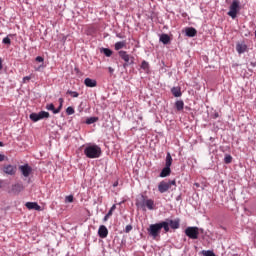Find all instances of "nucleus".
<instances>
[{
    "label": "nucleus",
    "instance_id": "nucleus-42",
    "mask_svg": "<svg viewBox=\"0 0 256 256\" xmlns=\"http://www.w3.org/2000/svg\"><path fill=\"white\" fill-rule=\"evenodd\" d=\"M58 101H59L60 105H63V103H64L63 98H59Z\"/></svg>",
    "mask_w": 256,
    "mask_h": 256
},
{
    "label": "nucleus",
    "instance_id": "nucleus-32",
    "mask_svg": "<svg viewBox=\"0 0 256 256\" xmlns=\"http://www.w3.org/2000/svg\"><path fill=\"white\" fill-rule=\"evenodd\" d=\"M66 113H67V115H73V113H75V109H73V107L69 106L66 109Z\"/></svg>",
    "mask_w": 256,
    "mask_h": 256
},
{
    "label": "nucleus",
    "instance_id": "nucleus-2",
    "mask_svg": "<svg viewBox=\"0 0 256 256\" xmlns=\"http://www.w3.org/2000/svg\"><path fill=\"white\" fill-rule=\"evenodd\" d=\"M161 229H164L165 233H169V223L160 222L150 225L148 228V234L150 237H153V239H157V237H159V233H161Z\"/></svg>",
    "mask_w": 256,
    "mask_h": 256
},
{
    "label": "nucleus",
    "instance_id": "nucleus-8",
    "mask_svg": "<svg viewBox=\"0 0 256 256\" xmlns=\"http://www.w3.org/2000/svg\"><path fill=\"white\" fill-rule=\"evenodd\" d=\"M237 13H239V0H233L232 4L230 5L228 15L232 19H235L237 17Z\"/></svg>",
    "mask_w": 256,
    "mask_h": 256
},
{
    "label": "nucleus",
    "instance_id": "nucleus-22",
    "mask_svg": "<svg viewBox=\"0 0 256 256\" xmlns=\"http://www.w3.org/2000/svg\"><path fill=\"white\" fill-rule=\"evenodd\" d=\"M30 119L31 121H33L34 123H37V121H41V116L39 113H31L30 114Z\"/></svg>",
    "mask_w": 256,
    "mask_h": 256
},
{
    "label": "nucleus",
    "instance_id": "nucleus-26",
    "mask_svg": "<svg viewBox=\"0 0 256 256\" xmlns=\"http://www.w3.org/2000/svg\"><path fill=\"white\" fill-rule=\"evenodd\" d=\"M38 114L40 115V120L41 119H49V117H50L49 112H46V111H40V112H38Z\"/></svg>",
    "mask_w": 256,
    "mask_h": 256
},
{
    "label": "nucleus",
    "instance_id": "nucleus-6",
    "mask_svg": "<svg viewBox=\"0 0 256 256\" xmlns=\"http://www.w3.org/2000/svg\"><path fill=\"white\" fill-rule=\"evenodd\" d=\"M175 186L177 185V182L175 180H170V181H161L159 184H158V191L159 193H167L170 189H171V186Z\"/></svg>",
    "mask_w": 256,
    "mask_h": 256
},
{
    "label": "nucleus",
    "instance_id": "nucleus-46",
    "mask_svg": "<svg viewBox=\"0 0 256 256\" xmlns=\"http://www.w3.org/2000/svg\"><path fill=\"white\" fill-rule=\"evenodd\" d=\"M105 216L109 219V217H111V214L107 213Z\"/></svg>",
    "mask_w": 256,
    "mask_h": 256
},
{
    "label": "nucleus",
    "instance_id": "nucleus-16",
    "mask_svg": "<svg viewBox=\"0 0 256 256\" xmlns=\"http://www.w3.org/2000/svg\"><path fill=\"white\" fill-rule=\"evenodd\" d=\"M125 47H127V42H125V41L116 42L114 45V48L116 51H121V49H123Z\"/></svg>",
    "mask_w": 256,
    "mask_h": 256
},
{
    "label": "nucleus",
    "instance_id": "nucleus-24",
    "mask_svg": "<svg viewBox=\"0 0 256 256\" xmlns=\"http://www.w3.org/2000/svg\"><path fill=\"white\" fill-rule=\"evenodd\" d=\"M100 52L104 53L106 57H111V55H113V51L109 48H101Z\"/></svg>",
    "mask_w": 256,
    "mask_h": 256
},
{
    "label": "nucleus",
    "instance_id": "nucleus-29",
    "mask_svg": "<svg viewBox=\"0 0 256 256\" xmlns=\"http://www.w3.org/2000/svg\"><path fill=\"white\" fill-rule=\"evenodd\" d=\"M141 69H144V71H147V69H149V62L143 61L141 64Z\"/></svg>",
    "mask_w": 256,
    "mask_h": 256
},
{
    "label": "nucleus",
    "instance_id": "nucleus-9",
    "mask_svg": "<svg viewBox=\"0 0 256 256\" xmlns=\"http://www.w3.org/2000/svg\"><path fill=\"white\" fill-rule=\"evenodd\" d=\"M19 171L23 175V177L27 178L29 175H31L33 168L29 166V164H24L19 166Z\"/></svg>",
    "mask_w": 256,
    "mask_h": 256
},
{
    "label": "nucleus",
    "instance_id": "nucleus-15",
    "mask_svg": "<svg viewBox=\"0 0 256 256\" xmlns=\"http://www.w3.org/2000/svg\"><path fill=\"white\" fill-rule=\"evenodd\" d=\"M23 189H25V187L21 183L14 184L12 186L13 193H21V191H23Z\"/></svg>",
    "mask_w": 256,
    "mask_h": 256
},
{
    "label": "nucleus",
    "instance_id": "nucleus-40",
    "mask_svg": "<svg viewBox=\"0 0 256 256\" xmlns=\"http://www.w3.org/2000/svg\"><path fill=\"white\" fill-rule=\"evenodd\" d=\"M3 161H5V155L0 154V162H3Z\"/></svg>",
    "mask_w": 256,
    "mask_h": 256
},
{
    "label": "nucleus",
    "instance_id": "nucleus-21",
    "mask_svg": "<svg viewBox=\"0 0 256 256\" xmlns=\"http://www.w3.org/2000/svg\"><path fill=\"white\" fill-rule=\"evenodd\" d=\"M171 93H172V95H174V97H181V95H182L181 88H178V87H173L171 89Z\"/></svg>",
    "mask_w": 256,
    "mask_h": 256
},
{
    "label": "nucleus",
    "instance_id": "nucleus-28",
    "mask_svg": "<svg viewBox=\"0 0 256 256\" xmlns=\"http://www.w3.org/2000/svg\"><path fill=\"white\" fill-rule=\"evenodd\" d=\"M67 95H71V97H74V98L79 97V93L75 92V91H72V90H68Z\"/></svg>",
    "mask_w": 256,
    "mask_h": 256
},
{
    "label": "nucleus",
    "instance_id": "nucleus-3",
    "mask_svg": "<svg viewBox=\"0 0 256 256\" xmlns=\"http://www.w3.org/2000/svg\"><path fill=\"white\" fill-rule=\"evenodd\" d=\"M101 147L92 144V145H87L84 148V155L88 158V159H99V157H101Z\"/></svg>",
    "mask_w": 256,
    "mask_h": 256
},
{
    "label": "nucleus",
    "instance_id": "nucleus-39",
    "mask_svg": "<svg viewBox=\"0 0 256 256\" xmlns=\"http://www.w3.org/2000/svg\"><path fill=\"white\" fill-rule=\"evenodd\" d=\"M108 71L111 74L115 73V69H113V67H108Z\"/></svg>",
    "mask_w": 256,
    "mask_h": 256
},
{
    "label": "nucleus",
    "instance_id": "nucleus-20",
    "mask_svg": "<svg viewBox=\"0 0 256 256\" xmlns=\"http://www.w3.org/2000/svg\"><path fill=\"white\" fill-rule=\"evenodd\" d=\"M46 109H47V111H52V113H54V115H57V113H59V109H56L55 105L53 103L47 104Z\"/></svg>",
    "mask_w": 256,
    "mask_h": 256
},
{
    "label": "nucleus",
    "instance_id": "nucleus-30",
    "mask_svg": "<svg viewBox=\"0 0 256 256\" xmlns=\"http://www.w3.org/2000/svg\"><path fill=\"white\" fill-rule=\"evenodd\" d=\"M231 161H233V157L231 155H226L224 157V163L229 164V163H231Z\"/></svg>",
    "mask_w": 256,
    "mask_h": 256
},
{
    "label": "nucleus",
    "instance_id": "nucleus-36",
    "mask_svg": "<svg viewBox=\"0 0 256 256\" xmlns=\"http://www.w3.org/2000/svg\"><path fill=\"white\" fill-rule=\"evenodd\" d=\"M36 61L38 63H43V61H45V59H43V57H41V56H38V57H36Z\"/></svg>",
    "mask_w": 256,
    "mask_h": 256
},
{
    "label": "nucleus",
    "instance_id": "nucleus-41",
    "mask_svg": "<svg viewBox=\"0 0 256 256\" xmlns=\"http://www.w3.org/2000/svg\"><path fill=\"white\" fill-rule=\"evenodd\" d=\"M3 69V59L0 58V71Z\"/></svg>",
    "mask_w": 256,
    "mask_h": 256
},
{
    "label": "nucleus",
    "instance_id": "nucleus-10",
    "mask_svg": "<svg viewBox=\"0 0 256 256\" xmlns=\"http://www.w3.org/2000/svg\"><path fill=\"white\" fill-rule=\"evenodd\" d=\"M3 172L6 173V175H15L17 173V166H13L11 164H8L3 167Z\"/></svg>",
    "mask_w": 256,
    "mask_h": 256
},
{
    "label": "nucleus",
    "instance_id": "nucleus-17",
    "mask_svg": "<svg viewBox=\"0 0 256 256\" xmlns=\"http://www.w3.org/2000/svg\"><path fill=\"white\" fill-rule=\"evenodd\" d=\"M236 50L237 53H239V55L245 53V51H247V45L246 44H237L236 45Z\"/></svg>",
    "mask_w": 256,
    "mask_h": 256
},
{
    "label": "nucleus",
    "instance_id": "nucleus-13",
    "mask_svg": "<svg viewBox=\"0 0 256 256\" xmlns=\"http://www.w3.org/2000/svg\"><path fill=\"white\" fill-rule=\"evenodd\" d=\"M166 223H168V227L170 226L171 229H179L180 227V221L179 219H176V220H168V221H165Z\"/></svg>",
    "mask_w": 256,
    "mask_h": 256
},
{
    "label": "nucleus",
    "instance_id": "nucleus-34",
    "mask_svg": "<svg viewBox=\"0 0 256 256\" xmlns=\"http://www.w3.org/2000/svg\"><path fill=\"white\" fill-rule=\"evenodd\" d=\"M115 209H117V205L114 204V205H112V207L108 211V214L112 216L113 215V211H115Z\"/></svg>",
    "mask_w": 256,
    "mask_h": 256
},
{
    "label": "nucleus",
    "instance_id": "nucleus-11",
    "mask_svg": "<svg viewBox=\"0 0 256 256\" xmlns=\"http://www.w3.org/2000/svg\"><path fill=\"white\" fill-rule=\"evenodd\" d=\"M98 235L101 239H105L109 235V230L105 225H101L98 229Z\"/></svg>",
    "mask_w": 256,
    "mask_h": 256
},
{
    "label": "nucleus",
    "instance_id": "nucleus-49",
    "mask_svg": "<svg viewBox=\"0 0 256 256\" xmlns=\"http://www.w3.org/2000/svg\"><path fill=\"white\" fill-rule=\"evenodd\" d=\"M215 117H219V115H218V114H216V115H215Z\"/></svg>",
    "mask_w": 256,
    "mask_h": 256
},
{
    "label": "nucleus",
    "instance_id": "nucleus-19",
    "mask_svg": "<svg viewBox=\"0 0 256 256\" xmlns=\"http://www.w3.org/2000/svg\"><path fill=\"white\" fill-rule=\"evenodd\" d=\"M160 41L161 43H163L164 45H169V42L171 41V38L167 35V34H162L160 36Z\"/></svg>",
    "mask_w": 256,
    "mask_h": 256
},
{
    "label": "nucleus",
    "instance_id": "nucleus-33",
    "mask_svg": "<svg viewBox=\"0 0 256 256\" xmlns=\"http://www.w3.org/2000/svg\"><path fill=\"white\" fill-rule=\"evenodd\" d=\"M65 202L66 203H73V195L66 196Z\"/></svg>",
    "mask_w": 256,
    "mask_h": 256
},
{
    "label": "nucleus",
    "instance_id": "nucleus-45",
    "mask_svg": "<svg viewBox=\"0 0 256 256\" xmlns=\"http://www.w3.org/2000/svg\"><path fill=\"white\" fill-rule=\"evenodd\" d=\"M119 185V182H114L113 187H117Z\"/></svg>",
    "mask_w": 256,
    "mask_h": 256
},
{
    "label": "nucleus",
    "instance_id": "nucleus-23",
    "mask_svg": "<svg viewBox=\"0 0 256 256\" xmlns=\"http://www.w3.org/2000/svg\"><path fill=\"white\" fill-rule=\"evenodd\" d=\"M175 107L177 111H183V107H185V103L182 100H178L175 103Z\"/></svg>",
    "mask_w": 256,
    "mask_h": 256
},
{
    "label": "nucleus",
    "instance_id": "nucleus-1",
    "mask_svg": "<svg viewBox=\"0 0 256 256\" xmlns=\"http://www.w3.org/2000/svg\"><path fill=\"white\" fill-rule=\"evenodd\" d=\"M136 206L138 209H142L143 211L146 209L153 211V209H155V201L153 199H148L147 196L143 194H140L136 199Z\"/></svg>",
    "mask_w": 256,
    "mask_h": 256
},
{
    "label": "nucleus",
    "instance_id": "nucleus-48",
    "mask_svg": "<svg viewBox=\"0 0 256 256\" xmlns=\"http://www.w3.org/2000/svg\"><path fill=\"white\" fill-rule=\"evenodd\" d=\"M196 187H199V183H195Z\"/></svg>",
    "mask_w": 256,
    "mask_h": 256
},
{
    "label": "nucleus",
    "instance_id": "nucleus-44",
    "mask_svg": "<svg viewBox=\"0 0 256 256\" xmlns=\"http://www.w3.org/2000/svg\"><path fill=\"white\" fill-rule=\"evenodd\" d=\"M103 221L107 222V221H109V218L107 216H104Z\"/></svg>",
    "mask_w": 256,
    "mask_h": 256
},
{
    "label": "nucleus",
    "instance_id": "nucleus-37",
    "mask_svg": "<svg viewBox=\"0 0 256 256\" xmlns=\"http://www.w3.org/2000/svg\"><path fill=\"white\" fill-rule=\"evenodd\" d=\"M133 229V226L131 225H127L125 228L126 233H129V231H131Z\"/></svg>",
    "mask_w": 256,
    "mask_h": 256
},
{
    "label": "nucleus",
    "instance_id": "nucleus-4",
    "mask_svg": "<svg viewBox=\"0 0 256 256\" xmlns=\"http://www.w3.org/2000/svg\"><path fill=\"white\" fill-rule=\"evenodd\" d=\"M171 165H173V158L171 157V153H167L165 167L160 172V177L165 178L171 175Z\"/></svg>",
    "mask_w": 256,
    "mask_h": 256
},
{
    "label": "nucleus",
    "instance_id": "nucleus-7",
    "mask_svg": "<svg viewBox=\"0 0 256 256\" xmlns=\"http://www.w3.org/2000/svg\"><path fill=\"white\" fill-rule=\"evenodd\" d=\"M185 235L189 239H199V228L198 227H187L185 229Z\"/></svg>",
    "mask_w": 256,
    "mask_h": 256
},
{
    "label": "nucleus",
    "instance_id": "nucleus-14",
    "mask_svg": "<svg viewBox=\"0 0 256 256\" xmlns=\"http://www.w3.org/2000/svg\"><path fill=\"white\" fill-rule=\"evenodd\" d=\"M84 85L86 87H95L97 85V80L91 78H85Z\"/></svg>",
    "mask_w": 256,
    "mask_h": 256
},
{
    "label": "nucleus",
    "instance_id": "nucleus-31",
    "mask_svg": "<svg viewBox=\"0 0 256 256\" xmlns=\"http://www.w3.org/2000/svg\"><path fill=\"white\" fill-rule=\"evenodd\" d=\"M2 43H4V45H11V38L10 37L3 38Z\"/></svg>",
    "mask_w": 256,
    "mask_h": 256
},
{
    "label": "nucleus",
    "instance_id": "nucleus-12",
    "mask_svg": "<svg viewBox=\"0 0 256 256\" xmlns=\"http://www.w3.org/2000/svg\"><path fill=\"white\" fill-rule=\"evenodd\" d=\"M26 207L27 209H30V210L34 209V211H41V206H39L37 202H27Z\"/></svg>",
    "mask_w": 256,
    "mask_h": 256
},
{
    "label": "nucleus",
    "instance_id": "nucleus-5",
    "mask_svg": "<svg viewBox=\"0 0 256 256\" xmlns=\"http://www.w3.org/2000/svg\"><path fill=\"white\" fill-rule=\"evenodd\" d=\"M118 55H119V57L122 58L123 61L125 62V63L123 64L124 69L127 68V67H129V65H133V64L135 63V57L129 55V54L127 53V51L120 50V51L118 52Z\"/></svg>",
    "mask_w": 256,
    "mask_h": 256
},
{
    "label": "nucleus",
    "instance_id": "nucleus-35",
    "mask_svg": "<svg viewBox=\"0 0 256 256\" xmlns=\"http://www.w3.org/2000/svg\"><path fill=\"white\" fill-rule=\"evenodd\" d=\"M31 81V76H25L22 80V83H29Z\"/></svg>",
    "mask_w": 256,
    "mask_h": 256
},
{
    "label": "nucleus",
    "instance_id": "nucleus-43",
    "mask_svg": "<svg viewBox=\"0 0 256 256\" xmlns=\"http://www.w3.org/2000/svg\"><path fill=\"white\" fill-rule=\"evenodd\" d=\"M56 109H59V113H61V109H63V105L59 104L58 108Z\"/></svg>",
    "mask_w": 256,
    "mask_h": 256
},
{
    "label": "nucleus",
    "instance_id": "nucleus-27",
    "mask_svg": "<svg viewBox=\"0 0 256 256\" xmlns=\"http://www.w3.org/2000/svg\"><path fill=\"white\" fill-rule=\"evenodd\" d=\"M202 255H204V256H215V253L211 250H203Z\"/></svg>",
    "mask_w": 256,
    "mask_h": 256
},
{
    "label": "nucleus",
    "instance_id": "nucleus-18",
    "mask_svg": "<svg viewBox=\"0 0 256 256\" xmlns=\"http://www.w3.org/2000/svg\"><path fill=\"white\" fill-rule=\"evenodd\" d=\"M197 35V30L193 27L186 29V37H195Z\"/></svg>",
    "mask_w": 256,
    "mask_h": 256
},
{
    "label": "nucleus",
    "instance_id": "nucleus-47",
    "mask_svg": "<svg viewBox=\"0 0 256 256\" xmlns=\"http://www.w3.org/2000/svg\"><path fill=\"white\" fill-rule=\"evenodd\" d=\"M0 147H3V142H0Z\"/></svg>",
    "mask_w": 256,
    "mask_h": 256
},
{
    "label": "nucleus",
    "instance_id": "nucleus-38",
    "mask_svg": "<svg viewBox=\"0 0 256 256\" xmlns=\"http://www.w3.org/2000/svg\"><path fill=\"white\" fill-rule=\"evenodd\" d=\"M44 68H45V66L40 65V66L35 68V71H42V69H44Z\"/></svg>",
    "mask_w": 256,
    "mask_h": 256
},
{
    "label": "nucleus",
    "instance_id": "nucleus-25",
    "mask_svg": "<svg viewBox=\"0 0 256 256\" xmlns=\"http://www.w3.org/2000/svg\"><path fill=\"white\" fill-rule=\"evenodd\" d=\"M97 121H99V118L90 117V118L86 119V124L87 125H93V123H97Z\"/></svg>",
    "mask_w": 256,
    "mask_h": 256
}]
</instances>
